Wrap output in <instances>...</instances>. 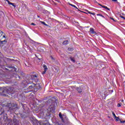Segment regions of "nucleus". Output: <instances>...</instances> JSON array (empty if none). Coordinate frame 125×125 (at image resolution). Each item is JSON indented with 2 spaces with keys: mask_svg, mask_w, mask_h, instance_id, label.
Instances as JSON below:
<instances>
[{
  "mask_svg": "<svg viewBox=\"0 0 125 125\" xmlns=\"http://www.w3.org/2000/svg\"><path fill=\"white\" fill-rule=\"evenodd\" d=\"M112 115H113V116L114 119L117 117V116H116V114H115V113H114V112H112Z\"/></svg>",
  "mask_w": 125,
  "mask_h": 125,
  "instance_id": "nucleus-15",
  "label": "nucleus"
},
{
  "mask_svg": "<svg viewBox=\"0 0 125 125\" xmlns=\"http://www.w3.org/2000/svg\"><path fill=\"white\" fill-rule=\"evenodd\" d=\"M97 16H101V17H103V18H105V17L101 14H97Z\"/></svg>",
  "mask_w": 125,
  "mask_h": 125,
  "instance_id": "nucleus-8",
  "label": "nucleus"
},
{
  "mask_svg": "<svg viewBox=\"0 0 125 125\" xmlns=\"http://www.w3.org/2000/svg\"><path fill=\"white\" fill-rule=\"evenodd\" d=\"M6 1L8 2V4H9L10 5H12L13 6H14L15 8V7H16V5L14 4V3L11 2L8 0H6Z\"/></svg>",
  "mask_w": 125,
  "mask_h": 125,
  "instance_id": "nucleus-2",
  "label": "nucleus"
},
{
  "mask_svg": "<svg viewBox=\"0 0 125 125\" xmlns=\"http://www.w3.org/2000/svg\"><path fill=\"white\" fill-rule=\"evenodd\" d=\"M111 20H113L114 21H116L113 18H110Z\"/></svg>",
  "mask_w": 125,
  "mask_h": 125,
  "instance_id": "nucleus-20",
  "label": "nucleus"
},
{
  "mask_svg": "<svg viewBox=\"0 0 125 125\" xmlns=\"http://www.w3.org/2000/svg\"><path fill=\"white\" fill-rule=\"evenodd\" d=\"M120 123H121V124H125V121H122L121 120H120Z\"/></svg>",
  "mask_w": 125,
  "mask_h": 125,
  "instance_id": "nucleus-18",
  "label": "nucleus"
},
{
  "mask_svg": "<svg viewBox=\"0 0 125 125\" xmlns=\"http://www.w3.org/2000/svg\"><path fill=\"white\" fill-rule=\"evenodd\" d=\"M69 5H71V6H73V7H74L75 8H76V9H79L77 6L75 5H73L72 4H69Z\"/></svg>",
  "mask_w": 125,
  "mask_h": 125,
  "instance_id": "nucleus-7",
  "label": "nucleus"
},
{
  "mask_svg": "<svg viewBox=\"0 0 125 125\" xmlns=\"http://www.w3.org/2000/svg\"><path fill=\"white\" fill-rule=\"evenodd\" d=\"M114 119H115V120L117 122H119V121H120V122H121V119H120V118L118 117H115Z\"/></svg>",
  "mask_w": 125,
  "mask_h": 125,
  "instance_id": "nucleus-6",
  "label": "nucleus"
},
{
  "mask_svg": "<svg viewBox=\"0 0 125 125\" xmlns=\"http://www.w3.org/2000/svg\"><path fill=\"white\" fill-rule=\"evenodd\" d=\"M122 18H124V17H123L122 16H121Z\"/></svg>",
  "mask_w": 125,
  "mask_h": 125,
  "instance_id": "nucleus-27",
  "label": "nucleus"
},
{
  "mask_svg": "<svg viewBox=\"0 0 125 125\" xmlns=\"http://www.w3.org/2000/svg\"><path fill=\"white\" fill-rule=\"evenodd\" d=\"M59 116L60 118H61V119H62V121H63V117H62V114H61V113H59Z\"/></svg>",
  "mask_w": 125,
  "mask_h": 125,
  "instance_id": "nucleus-10",
  "label": "nucleus"
},
{
  "mask_svg": "<svg viewBox=\"0 0 125 125\" xmlns=\"http://www.w3.org/2000/svg\"><path fill=\"white\" fill-rule=\"evenodd\" d=\"M90 33H91V34H96V32L94 31V29H93V28H90Z\"/></svg>",
  "mask_w": 125,
  "mask_h": 125,
  "instance_id": "nucleus-4",
  "label": "nucleus"
},
{
  "mask_svg": "<svg viewBox=\"0 0 125 125\" xmlns=\"http://www.w3.org/2000/svg\"><path fill=\"white\" fill-rule=\"evenodd\" d=\"M70 60L72 62H75V59H74V58L70 57Z\"/></svg>",
  "mask_w": 125,
  "mask_h": 125,
  "instance_id": "nucleus-14",
  "label": "nucleus"
},
{
  "mask_svg": "<svg viewBox=\"0 0 125 125\" xmlns=\"http://www.w3.org/2000/svg\"><path fill=\"white\" fill-rule=\"evenodd\" d=\"M3 38H5V36H3Z\"/></svg>",
  "mask_w": 125,
  "mask_h": 125,
  "instance_id": "nucleus-25",
  "label": "nucleus"
},
{
  "mask_svg": "<svg viewBox=\"0 0 125 125\" xmlns=\"http://www.w3.org/2000/svg\"><path fill=\"white\" fill-rule=\"evenodd\" d=\"M100 5L103 7V8H105V9H106L107 10H110V9H109L107 6L102 5L101 4H100Z\"/></svg>",
  "mask_w": 125,
  "mask_h": 125,
  "instance_id": "nucleus-5",
  "label": "nucleus"
},
{
  "mask_svg": "<svg viewBox=\"0 0 125 125\" xmlns=\"http://www.w3.org/2000/svg\"><path fill=\"white\" fill-rule=\"evenodd\" d=\"M43 68H44V71L42 73V75H44L45 74V72H46V70H47V67H46V65L44 64L43 65Z\"/></svg>",
  "mask_w": 125,
  "mask_h": 125,
  "instance_id": "nucleus-3",
  "label": "nucleus"
},
{
  "mask_svg": "<svg viewBox=\"0 0 125 125\" xmlns=\"http://www.w3.org/2000/svg\"><path fill=\"white\" fill-rule=\"evenodd\" d=\"M19 79H20V76H18Z\"/></svg>",
  "mask_w": 125,
  "mask_h": 125,
  "instance_id": "nucleus-24",
  "label": "nucleus"
},
{
  "mask_svg": "<svg viewBox=\"0 0 125 125\" xmlns=\"http://www.w3.org/2000/svg\"><path fill=\"white\" fill-rule=\"evenodd\" d=\"M112 0V1H117V0Z\"/></svg>",
  "mask_w": 125,
  "mask_h": 125,
  "instance_id": "nucleus-22",
  "label": "nucleus"
},
{
  "mask_svg": "<svg viewBox=\"0 0 125 125\" xmlns=\"http://www.w3.org/2000/svg\"><path fill=\"white\" fill-rule=\"evenodd\" d=\"M6 1L8 2V4H9L10 5H12L13 6H14L15 8V7H16V5L14 4V3L11 2L8 0H6Z\"/></svg>",
  "mask_w": 125,
  "mask_h": 125,
  "instance_id": "nucleus-1",
  "label": "nucleus"
},
{
  "mask_svg": "<svg viewBox=\"0 0 125 125\" xmlns=\"http://www.w3.org/2000/svg\"><path fill=\"white\" fill-rule=\"evenodd\" d=\"M86 11L87 12H88V13H89V14H92V15H95V14H94L93 13H91V12L88 11V10H86Z\"/></svg>",
  "mask_w": 125,
  "mask_h": 125,
  "instance_id": "nucleus-9",
  "label": "nucleus"
},
{
  "mask_svg": "<svg viewBox=\"0 0 125 125\" xmlns=\"http://www.w3.org/2000/svg\"><path fill=\"white\" fill-rule=\"evenodd\" d=\"M122 106V103H119L117 104V107H121Z\"/></svg>",
  "mask_w": 125,
  "mask_h": 125,
  "instance_id": "nucleus-16",
  "label": "nucleus"
},
{
  "mask_svg": "<svg viewBox=\"0 0 125 125\" xmlns=\"http://www.w3.org/2000/svg\"><path fill=\"white\" fill-rule=\"evenodd\" d=\"M122 102H124V100H122Z\"/></svg>",
  "mask_w": 125,
  "mask_h": 125,
  "instance_id": "nucleus-26",
  "label": "nucleus"
},
{
  "mask_svg": "<svg viewBox=\"0 0 125 125\" xmlns=\"http://www.w3.org/2000/svg\"><path fill=\"white\" fill-rule=\"evenodd\" d=\"M31 25H33V26H35L36 24H35V23H31Z\"/></svg>",
  "mask_w": 125,
  "mask_h": 125,
  "instance_id": "nucleus-21",
  "label": "nucleus"
},
{
  "mask_svg": "<svg viewBox=\"0 0 125 125\" xmlns=\"http://www.w3.org/2000/svg\"><path fill=\"white\" fill-rule=\"evenodd\" d=\"M15 125H17L16 124H15Z\"/></svg>",
  "mask_w": 125,
  "mask_h": 125,
  "instance_id": "nucleus-28",
  "label": "nucleus"
},
{
  "mask_svg": "<svg viewBox=\"0 0 125 125\" xmlns=\"http://www.w3.org/2000/svg\"><path fill=\"white\" fill-rule=\"evenodd\" d=\"M87 10H85V11L84 13H86V14H88V12L86 11Z\"/></svg>",
  "mask_w": 125,
  "mask_h": 125,
  "instance_id": "nucleus-19",
  "label": "nucleus"
},
{
  "mask_svg": "<svg viewBox=\"0 0 125 125\" xmlns=\"http://www.w3.org/2000/svg\"><path fill=\"white\" fill-rule=\"evenodd\" d=\"M3 34V32H2V31L0 30V37L2 36Z\"/></svg>",
  "mask_w": 125,
  "mask_h": 125,
  "instance_id": "nucleus-13",
  "label": "nucleus"
},
{
  "mask_svg": "<svg viewBox=\"0 0 125 125\" xmlns=\"http://www.w3.org/2000/svg\"><path fill=\"white\" fill-rule=\"evenodd\" d=\"M42 24H43V25H45V26H47V24H46V23L43 21L42 22Z\"/></svg>",
  "mask_w": 125,
  "mask_h": 125,
  "instance_id": "nucleus-17",
  "label": "nucleus"
},
{
  "mask_svg": "<svg viewBox=\"0 0 125 125\" xmlns=\"http://www.w3.org/2000/svg\"><path fill=\"white\" fill-rule=\"evenodd\" d=\"M63 44H68V41H65L63 42Z\"/></svg>",
  "mask_w": 125,
  "mask_h": 125,
  "instance_id": "nucleus-12",
  "label": "nucleus"
},
{
  "mask_svg": "<svg viewBox=\"0 0 125 125\" xmlns=\"http://www.w3.org/2000/svg\"><path fill=\"white\" fill-rule=\"evenodd\" d=\"M5 42V40L2 41V42Z\"/></svg>",
  "mask_w": 125,
  "mask_h": 125,
  "instance_id": "nucleus-23",
  "label": "nucleus"
},
{
  "mask_svg": "<svg viewBox=\"0 0 125 125\" xmlns=\"http://www.w3.org/2000/svg\"><path fill=\"white\" fill-rule=\"evenodd\" d=\"M77 91H78V92H82V88H77Z\"/></svg>",
  "mask_w": 125,
  "mask_h": 125,
  "instance_id": "nucleus-11",
  "label": "nucleus"
}]
</instances>
